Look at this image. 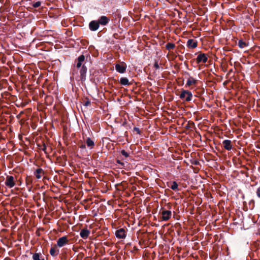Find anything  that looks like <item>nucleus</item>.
<instances>
[{"label": "nucleus", "instance_id": "bb28decb", "mask_svg": "<svg viewBox=\"0 0 260 260\" xmlns=\"http://www.w3.org/2000/svg\"><path fill=\"white\" fill-rule=\"evenodd\" d=\"M86 101L85 102L84 105L86 107H87L90 105V101L89 99L87 98H86Z\"/></svg>", "mask_w": 260, "mask_h": 260}, {"label": "nucleus", "instance_id": "a878e982", "mask_svg": "<svg viewBox=\"0 0 260 260\" xmlns=\"http://www.w3.org/2000/svg\"><path fill=\"white\" fill-rule=\"evenodd\" d=\"M121 154L125 156V157H127L129 156V154L126 152L124 150H122L121 151Z\"/></svg>", "mask_w": 260, "mask_h": 260}, {"label": "nucleus", "instance_id": "393cba45", "mask_svg": "<svg viewBox=\"0 0 260 260\" xmlns=\"http://www.w3.org/2000/svg\"><path fill=\"white\" fill-rule=\"evenodd\" d=\"M41 5V2L40 1L37 2L32 4V6L35 8L39 7Z\"/></svg>", "mask_w": 260, "mask_h": 260}, {"label": "nucleus", "instance_id": "412c9836", "mask_svg": "<svg viewBox=\"0 0 260 260\" xmlns=\"http://www.w3.org/2000/svg\"><path fill=\"white\" fill-rule=\"evenodd\" d=\"M37 146L40 150H43L46 154L48 153V152H47V148L46 144L44 143H43L42 145L40 144H37Z\"/></svg>", "mask_w": 260, "mask_h": 260}, {"label": "nucleus", "instance_id": "cd10ccee", "mask_svg": "<svg viewBox=\"0 0 260 260\" xmlns=\"http://www.w3.org/2000/svg\"><path fill=\"white\" fill-rule=\"evenodd\" d=\"M116 163L119 164L121 167H122V168L124 167V166H125L124 163L122 162V161H121L120 160L117 159L116 160Z\"/></svg>", "mask_w": 260, "mask_h": 260}, {"label": "nucleus", "instance_id": "a211bd4d", "mask_svg": "<svg viewBox=\"0 0 260 260\" xmlns=\"http://www.w3.org/2000/svg\"><path fill=\"white\" fill-rule=\"evenodd\" d=\"M119 83L122 85H129L131 83L129 82L128 79L126 77L121 78Z\"/></svg>", "mask_w": 260, "mask_h": 260}, {"label": "nucleus", "instance_id": "f8f14e48", "mask_svg": "<svg viewBox=\"0 0 260 260\" xmlns=\"http://www.w3.org/2000/svg\"><path fill=\"white\" fill-rule=\"evenodd\" d=\"M115 234L116 237L119 239H123L126 237L125 231L123 228L117 230Z\"/></svg>", "mask_w": 260, "mask_h": 260}, {"label": "nucleus", "instance_id": "f03ea898", "mask_svg": "<svg viewBox=\"0 0 260 260\" xmlns=\"http://www.w3.org/2000/svg\"><path fill=\"white\" fill-rule=\"evenodd\" d=\"M87 71V68L86 67L85 63L83 64L81 68H80V80L84 82L86 80V73Z\"/></svg>", "mask_w": 260, "mask_h": 260}, {"label": "nucleus", "instance_id": "2eb2a0df", "mask_svg": "<svg viewBox=\"0 0 260 260\" xmlns=\"http://www.w3.org/2000/svg\"><path fill=\"white\" fill-rule=\"evenodd\" d=\"M44 174V171L42 168H38L34 172V175L37 179H40L42 175Z\"/></svg>", "mask_w": 260, "mask_h": 260}, {"label": "nucleus", "instance_id": "20e7f679", "mask_svg": "<svg viewBox=\"0 0 260 260\" xmlns=\"http://www.w3.org/2000/svg\"><path fill=\"white\" fill-rule=\"evenodd\" d=\"M85 56L83 54H82L75 60V62L76 63V67L77 69H80L82 67L83 64L86 63L85 62Z\"/></svg>", "mask_w": 260, "mask_h": 260}, {"label": "nucleus", "instance_id": "5701e85b", "mask_svg": "<svg viewBox=\"0 0 260 260\" xmlns=\"http://www.w3.org/2000/svg\"><path fill=\"white\" fill-rule=\"evenodd\" d=\"M175 47V45L174 43H168L167 44L166 46V48L167 50H170L171 49H173Z\"/></svg>", "mask_w": 260, "mask_h": 260}, {"label": "nucleus", "instance_id": "1a4fd4ad", "mask_svg": "<svg viewBox=\"0 0 260 260\" xmlns=\"http://www.w3.org/2000/svg\"><path fill=\"white\" fill-rule=\"evenodd\" d=\"M89 28L91 31H96L100 27L99 23L97 20H92L89 23Z\"/></svg>", "mask_w": 260, "mask_h": 260}, {"label": "nucleus", "instance_id": "7c9ffc66", "mask_svg": "<svg viewBox=\"0 0 260 260\" xmlns=\"http://www.w3.org/2000/svg\"><path fill=\"white\" fill-rule=\"evenodd\" d=\"M139 250V249L137 247L134 246L133 248V250H131V252H135Z\"/></svg>", "mask_w": 260, "mask_h": 260}, {"label": "nucleus", "instance_id": "c9c22d12", "mask_svg": "<svg viewBox=\"0 0 260 260\" xmlns=\"http://www.w3.org/2000/svg\"><path fill=\"white\" fill-rule=\"evenodd\" d=\"M23 113H24V112H23V111H21V112L19 113V114H20V115H22V114H23Z\"/></svg>", "mask_w": 260, "mask_h": 260}, {"label": "nucleus", "instance_id": "72a5a7b5", "mask_svg": "<svg viewBox=\"0 0 260 260\" xmlns=\"http://www.w3.org/2000/svg\"><path fill=\"white\" fill-rule=\"evenodd\" d=\"M204 93V89H201V91H200V94H202Z\"/></svg>", "mask_w": 260, "mask_h": 260}, {"label": "nucleus", "instance_id": "473e14b6", "mask_svg": "<svg viewBox=\"0 0 260 260\" xmlns=\"http://www.w3.org/2000/svg\"><path fill=\"white\" fill-rule=\"evenodd\" d=\"M81 148L85 149L86 148V146L85 144H82L80 147Z\"/></svg>", "mask_w": 260, "mask_h": 260}, {"label": "nucleus", "instance_id": "0eeeda50", "mask_svg": "<svg viewBox=\"0 0 260 260\" xmlns=\"http://www.w3.org/2000/svg\"><path fill=\"white\" fill-rule=\"evenodd\" d=\"M99 23V25L106 26L110 22V19L109 17L106 16H102L96 20Z\"/></svg>", "mask_w": 260, "mask_h": 260}, {"label": "nucleus", "instance_id": "b1692460", "mask_svg": "<svg viewBox=\"0 0 260 260\" xmlns=\"http://www.w3.org/2000/svg\"><path fill=\"white\" fill-rule=\"evenodd\" d=\"M178 186L177 183L176 181H173L170 187L173 190H176L178 189Z\"/></svg>", "mask_w": 260, "mask_h": 260}, {"label": "nucleus", "instance_id": "9b49d317", "mask_svg": "<svg viewBox=\"0 0 260 260\" xmlns=\"http://www.w3.org/2000/svg\"><path fill=\"white\" fill-rule=\"evenodd\" d=\"M186 46L189 48H195L198 46V41L192 39L188 40Z\"/></svg>", "mask_w": 260, "mask_h": 260}, {"label": "nucleus", "instance_id": "9d476101", "mask_svg": "<svg viewBox=\"0 0 260 260\" xmlns=\"http://www.w3.org/2000/svg\"><path fill=\"white\" fill-rule=\"evenodd\" d=\"M196 60L198 63H200L201 62L206 63L208 60V57L206 54L201 53L197 56Z\"/></svg>", "mask_w": 260, "mask_h": 260}, {"label": "nucleus", "instance_id": "6ab92c4d", "mask_svg": "<svg viewBox=\"0 0 260 260\" xmlns=\"http://www.w3.org/2000/svg\"><path fill=\"white\" fill-rule=\"evenodd\" d=\"M50 253L53 256H55L59 254V250L56 249V246L51 247L50 250Z\"/></svg>", "mask_w": 260, "mask_h": 260}, {"label": "nucleus", "instance_id": "2f4dec72", "mask_svg": "<svg viewBox=\"0 0 260 260\" xmlns=\"http://www.w3.org/2000/svg\"><path fill=\"white\" fill-rule=\"evenodd\" d=\"M256 194L257 197L260 198V187L257 189Z\"/></svg>", "mask_w": 260, "mask_h": 260}, {"label": "nucleus", "instance_id": "7ed1b4c3", "mask_svg": "<svg viewBox=\"0 0 260 260\" xmlns=\"http://www.w3.org/2000/svg\"><path fill=\"white\" fill-rule=\"evenodd\" d=\"M69 242V240L68 239V237L66 236H63L57 240L56 246L59 247H62L65 245L68 244Z\"/></svg>", "mask_w": 260, "mask_h": 260}, {"label": "nucleus", "instance_id": "aec40b11", "mask_svg": "<svg viewBox=\"0 0 260 260\" xmlns=\"http://www.w3.org/2000/svg\"><path fill=\"white\" fill-rule=\"evenodd\" d=\"M32 259L34 260H44V257L39 253H35L32 255Z\"/></svg>", "mask_w": 260, "mask_h": 260}, {"label": "nucleus", "instance_id": "4c0bfd02", "mask_svg": "<svg viewBox=\"0 0 260 260\" xmlns=\"http://www.w3.org/2000/svg\"><path fill=\"white\" fill-rule=\"evenodd\" d=\"M232 72V69L230 70L229 71V73H231V72Z\"/></svg>", "mask_w": 260, "mask_h": 260}, {"label": "nucleus", "instance_id": "c756f323", "mask_svg": "<svg viewBox=\"0 0 260 260\" xmlns=\"http://www.w3.org/2000/svg\"><path fill=\"white\" fill-rule=\"evenodd\" d=\"M154 67L156 69H158L159 68V66L158 64V62L157 61H155L154 64Z\"/></svg>", "mask_w": 260, "mask_h": 260}, {"label": "nucleus", "instance_id": "ddd939ff", "mask_svg": "<svg viewBox=\"0 0 260 260\" xmlns=\"http://www.w3.org/2000/svg\"><path fill=\"white\" fill-rule=\"evenodd\" d=\"M222 146L226 150H231L233 148L232 141L230 140H225L222 142Z\"/></svg>", "mask_w": 260, "mask_h": 260}, {"label": "nucleus", "instance_id": "c85d7f7f", "mask_svg": "<svg viewBox=\"0 0 260 260\" xmlns=\"http://www.w3.org/2000/svg\"><path fill=\"white\" fill-rule=\"evenodd\" d=\"M134 131L136 132L138 134H140V133H141V131L140 130V129L138 127H135L134 128Z\"/></svg>", "mask_w": 260, "mask_h": 260}, {"label": "nucleus", "instance_id": "4468645a", "mask_svg": "<svg viewBox=\"0 0 260 260\" xmlns=\"http://www.w3.org/2000/svg\"><path fill=\"white\" fill-rule=\"evenodd\" d=\"M90 232L87 229H83L81 230L80 235L84 239H87L90 235Z\"/></svg>", "mask_w": 260, "mask_h": 260}, {"label": "nucleus", "instance_id": "f257e3e1", "mask_svg": "<svg viewBox=\"0 0 260 260\" xmlns=\"http://www.w3.org/2000/svg\"><path fill=\"white\" fill-rule=\"evenodd\" d=\"M179 98L186 102H189L192 100V94L190 91L183 89L179 95Z\"/></svg>", "mask_w": 260, "mask_h": 260}, {"label": "nucleus", "instance_id": "dca6fc26", "mask_svg": "<svg viewBox=\"0 0 260 260\" xmlns=\"http://www.w3.org/2000/svg\"><path fill=\"white\" fill-rule=\"evenodd\" d=\"M198 82V80L194 79L192 77H190L187 81L186 86H190L191 85H196Z\"/></svg>", "mask_w": 260, "mask_h": 260}, {"label": "nucleus", "instance_id": "f704fd0d", "mask_svg": "<svg viewBox=\"0 0 260 260\" xmlns=\"http://www.w3.org/2000/svg\"><path fill=\"white\" fill-rule=\"evenodd\" d=\"M20 117H21V115H20V114H19L18 115H17V118H18V119H19V118H20Z\"/></svg>", "mask_w": 260, "mask_h": 260}, {"label": "nucleus", "instance_id": "4be33fe9", "mask_svg": "<svg viewBox=\"0 0 260 260\" xmlns=\"http://www.w3.org/2000/svg\"><path fill=\"white\" fill-rule=\"evenodd\" d=\"M238 45L240 48H244L247 46L248 44L242 40H239L238 41Z\"/></svg>", "mask_w": 260, "mask_h": 260}, {"label": "nucleus", "instance_id": "e433bc0d", "mask_svg": "<svg viewBox=\"0 0 260 260\" xmlns=\"http://www.w3.org/2000/svg\"><path fill=\"white\" fill-rule=\"evenodd\" d=\"M198 164H199V162H198V161H196V162L194 163V164H195V165H198Z\"/></svg>", "mask_w": 260, "mask_h": 260}, {"label": "nucleus", "instance_id": "f3484780", "mask_svg": "<svg viewBox=\"0 0 260 260\" xmlns=\"http://www.w3.org/2000/svg\"><path fill=\"white\" fill-rule=\"evenodd\" d=\"M85 143H86L87 147H89L90 149L93 148L94 146V141L91 139H90L89 137H88L86 139Z\"/></svg>", "mask_w": 260, "mask_h": 260}, {"label": "nucleus", "instance_id": "423d86ee", "mask_svg": "<svg viewBox=\"0 0 260 260\" xmlns=\"http://www.w3.org/2000/svg\"><path fill=\"white\" fill-rule=\"evenodd\" d=\"M5 184L9 188H12L15 185L14 178L12 176H7L6 177Z\"/></svg>", "mask_w": 260, "mask_h": 260}, {"label": "nucleus", "instance_id": "39448f33", "mask_svg": "<svg viewBox=\"0 0 260 260\" xmlns=\"http://www.w3.org/2000/svg\"><path fill=\"white\" fill-rule=\"evenodd\" d=\"M162 217L161 219L163 221H168L170 219L172 216V212L169 210H165L164 208L161 209Z\"/></svg>", "mask_w": 260, "mask_h": 260}, {"label": "nucleus", "instance_id": "6e6552de", "mask_svg": "<svg viewBox=\"0 0 260 260\" xmlns=\"http://www.w3.org/2000/svg\"><path fill=\"white\" fill-rule=\"evenodd\" d=\"M127 66L124 62H121L120 64H116L115 65V69L118 73H124L126 69Z\"/></svg>", "mask_w": 260, "mask_h": 260}]
</instances>
